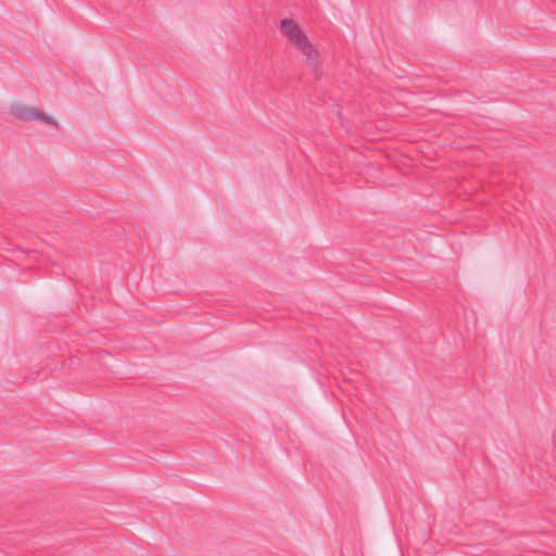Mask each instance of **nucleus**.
<instances>
[{"label": "nucleus", "mask_w": 556, "mask_h": 556, "mask_svg": "<svg viewBox=\"0 0 556 556\" xmlns=\"http://www.w3.org/2000/svg\"><path fill=\"white\" fill-rule=\"evenodd\" d=\"M280 31L306 56L308 66L316 70L318 63L317 52L307 40V37L301 31L299 25L291 18H283L280 22Z\"/></svg>", "instance_id": "obj_1"}, {"label": "nucleus", "mask_w": 556, "mask_h": 556, "mask_svg": "<svg viewBox=\"0 0 556 556\" xmlns=\"http://www.w3.org/2000/svg\"><path fill=\"white\" fill-rule=\"evenodd\" d=\"M10 112L14 117H16L17 119H21V121L38 119V121H41V122H45L47 124H51L54 126L58 125L55 119H53L52 117L46 115L45 113H42L41 111H39L38 109L33 108V106H27L24 104H13L10 108Z\"/></svg>", "instance_id": "obj_2"}]
</instances>
